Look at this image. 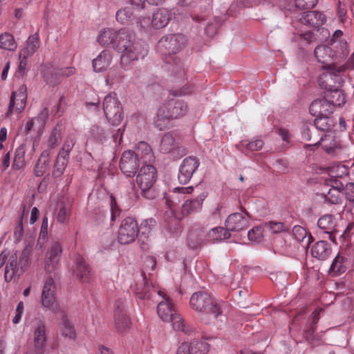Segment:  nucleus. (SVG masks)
<instances>
[{"instance_id":"1","label":"nucleus","mask_w":354,"mask_h":354,"mask_svg":"<svg viewBox=\"0 0 354 354\" xmlns=\"http://www.w3.org/2000/svg\"><path fill=\"white\" fill-rule=\"evenodd\" d=\"M189 305L200 314L201 319L205 324L216 319L223 313L222 301L205 291L194 292L190 298Z\"/></svg>"},{"instance_id":"2","label":"nucleus","mask_w":354,"mask_h":354,"mask_svg":"<svg viewBox=\"0 0 354 354\" xmlns=\"http://www.w3.org/2000/svg\"><path fill=\"white\" fill-rule=\"evenodd\" d=\"M186 43L185 36L182 34H171L162 37L157 44V49L167 64L174 62L181 68V62L172 55L178 53Z\"/></svg>"},{"instance_id":"3","label":"nucleus","mask_w":354,"mask_h":354,"mask_svg":"<svg viewBox=\"0 0 354 354\" xmlns=\"http://www.w3.org/2000/svg\"><path fill=\"white\" fill-rule=\"evenodd\" d=\"M130 288L138 299L151 300L155 302L158 301L157 297L160 296L159 292L164 290L149 283L144 272L135 276L134 282L131 284Z\"/></svg>"},{"instance_id":"4","label":"nucleus","mask_w":354,"mask_h":354,"mask_svg":"<svg viewBox=\"0 0 354 354\" xmlns=\"http://www.w3.org/2000/svg\"><path fill=\"white\" fill-rule=\"evenodd\" d=\"M30 252L24 250L18 257L17 252L10 254L5 268V279L10 281L15 274L23 273L30 263Z\"/></svg>"},{"instance_id":"5","label":"nucleus","mask_w":354,"mask_h":354,"mask_svg":"<svg viewBox=\"0 0 354 354\" xmlns=\"http://www.w3.org/2000/svg\"><path fill=\"white\" fill-rule=\"evenodd\" d=\"M102 109L107 121L112 126H118L123 120V109L116 93L106 95L102 102Z\"/></svg>"},{"instance_id":"6","label":"nucleus","mask_w":354,"mask_h":354,"mask_svg":"<svg viewBox=\"0 0 354 354\" xmlns=\"http://www.w3.org/2000/svg\"><path fill=\"white\" fill-rule=\"evenodd\" d=\"M136 184L141 190L142 195L147 198H152L151 188L156 181V169L151 164L143 165L138 171Z\"/></svg>"},{"instance_id":"7","label":"nucleus","mask_w":354,"mask_h":354,"mask_svg":"<svg viewBox=\"0 0 354 354\" xmlns=\"http://www.w3.org/2000/svg\"><path fill=\"white\" fill-rule=\"evenodd\" d=\"M139 228L136 220L127 217L122 221L117 233L118 242L121 244H129L137 238Z\"/></svg>"},{"instance_id":"8","label":"nucleus","mask_w":354,"mask_h":354,"mask_svg":"<svg viewBox=\"0 0 354 354\" xmlns=\"http://www.w3.org/2000/svg\"><path fill=\"white\" fill-rule=\"evenodd\" d=\"M41 305L50 309L55 313L58 312V306L56 304V286L52 277H48L44 284L41 297Z\"/></svg>"},{"instance_id":"9","label":"nucleus","mask_w":354,"mask_h":354,"mask_svg":"<svg viewBox=\"0 0 354 354\" xmlns=\"http://www.w3.org/2000/svg\"><path fill=\"white\" fill-rule=\"evenodd\" d=\"M26 86L23 84L19 86L17 91L12 92L6 117L10 118L15 113L23 111L26 105Z\"/></svg>"},{"instance_id":"10","label":"nucleus","mask_w":354,"mask_h":354,"mask_svg":"<svg viewBox=\"0 0 354 354\" xmlns=\"http://www.w3.org/2000/svg\"><path fill=\"white\" fill-rule=\"evenodd\" d=\"M148 53L147 45L137 39L131 44L124 54L121 55V64L123 66L129 64L131 62L144 58Z\"/></svg>"},{"instance_id":"11","label":"nucleus","mask_w":354,"mask_h":354,"mask_svg":"<svg viewBox=\"0 0 354 354\" xmlns=\"http://www.w3.org/2000/svg\"><path fill=\"white\" fill-rule=\"evenodd\" d=\"M140 165L142 166V163L134 156L133 151L128 150L123 152L120 159V168L126 176H134Z\"/></svg>"},{"instance_id":"12","label":"nucleus","mask_w":354,"mask_h":354,"mask_svg":"<svg viewBox=\"0 0 354 354\" xmlns=\"http://www.w3.org/2000/svg\"><path fill=\"white\" fill-rule=\"evenodd\" d=\"M199 165L200 162L196 157L189 156L185 158L179 168L178 175L179 183L181 184L189 183Z\"/></svg>"},{"instance_id":"13","label":"nucleus","mask_w":354,"mask_h":354,"mask_svg":"<svg viewBox=\"0 0 354 354\" xmlns=\"http://www.w3.org/2000/svg\"><path fill=\"white\" fill-rule=\"evenodd\" d=\"M114 322L118 331L122 333L130 328L131 320L126 312V302L120 299L115 303Z\"/></svg>"},{"instance_id":"14","label":"nucleus","mask_w":354,"mask_h":354,"mask_svg":"<svg viewBox=\"0 0 354 354\" xmlns=\"http://www.w3.org/2000/svg\"><path fill=\"white\" fill-rule=\"evenodd\" d=\"M159 298L162 300L159 301L157 306V313L159 317L165 322H168L172 318V316L177 313L170 297L165 290L159 292Z\"/></svg>"},{"instance_id":"15","label":"nucleus","mask_w":354,"mask_h":354,"mask_svg":"<svg viewBox=\"0 0 354 354\" xmlns=\"http://www.w3.org/2000/svg\"><path fill=\"white\" fill-rule=\"evenodd\" d=\"M250 216L244 210L243 213L231 214L225 221L227 231L239 232L246 229L250 225Z\"/></svg>"},{"instance_id":"16","label":"nucleus","mask_w":354,"mask_h":354,"mask_svg":"<svg viewBox=\"0 0 354 354\" xmlns=\"http://www.w3.org/2000/svg\"><path fill=\"white\" fill-rule=\"evenodd\" d=\"M62 252L61 244L58 242H55L46 252L44 268L47 273H53L57 269Z\"/></svg>"},{"instance_id":"17","label":"nucleus","mask_w":354,"mask_h":354,"mask_svg":"<svg viewBox=\"0 0 354 354\" xmlns=\"http://www.w3.org/2000/svg\"><path fill=\"white\" fill-rule=\"evenodd\" d=\"M165 107L171 120L185 116L188 111V105L183 100H170L161 105Z\"/></svg>"},{"instance_id":"18","label":"nucleus","mask_w":354,"mask_h":354,"mask_svg":"<svg viewBox=\"0 0 354 354\" xmlns=\"http://www.w3.org/2000/svg\"><path fill=\"white\" fill-rule=\"evenodd\" d=\"M46 324L44 321L38 319L33 329V343L37 351L43 353L46 345Z\"/></svg>"},{"instance_id":"19","label":"nucleus","mask_w":354,"mask_h":354,"mask_svg":"<svg viewBox=\"0 0 354 354\" xmlns=\"http://www.w3.org/2000/svg\"><path fill=\"white\" fill-rule=\"evenodd\" d=\"M137 40L135 35L129 30L123 28L118 30V35L114 45V49L124 54L129 46Z\"/></svg>"},{"instance_id":"20","label":"nucleus","mask_w":354,"mask_h":354,"mask_svg":"<svg viewBox=\"0 0 354 354\" xmlns=\"http://www.w3.org/2000/svg\"><path fill=\"white\" fill-rule=\"evenodd\" d=\"M333 47L331 43L329 46L320 45L316 47L314 53L317 61L322 63L323 68L333 71Z\"/></svg>"},{"instance_id":"21","label":"nucleus","mask_w":354,"mask_h":354,"mask_svg":"<svg viewBox=\"0 0 354 354\" xmlns=\"http://www.w3.org/2000/svg\"><path fill=\"white\" fill-rule=\"evenodd\" d=\"M74 67H64L51 68L50 73L44 72V77L45 80L50 84L55 85L59 84L61 77H68L75 73Z\"/></svg>"},{"instance_id":"22","label":"nucleus","mask_w":354,"mask_h":354,"mask_svg":"<svg viewBox=\"0 0 354 354\" xmlns=\"http://www.w3.org/2000/svg\"><path fill=\"white\" fill-rule=\"evenodd\" d=\"M309 111L314 116L330 115L334 111V107L325 98L315 100L310 105Z\"/></svg>"},{"instance_id":"23","label":"nucleus","mask_w":354,"mask_h":354,"mask_svg":"<svg viewBox=\"0 0 354 354\" xmlns=\"http://www.w3.org/2000/svg\"><path fill=\"white\" fill-rule=\"evenodd\" d=\"M133 152L142 163V165L151 164L154 160V156L150 145L144 141L138 142Z\"/></svg>"},{"instance_id":"24","label":"nucleus","mask_w":354,"mask_h":354,"mask_svg":"<svg viewBox=\"0 0 354 354\" xmlns=\"http://www.w3.org/2000/svg\"><path fill=\"white\" fill-rule=\"evenodd\" d=\"M333 47V71L336 70L337 64L342 62L348 55L347 43L345 41L333 40L331 42Z\"/></svg>"},{"instance_id":"25","label":"nucleus","mask_w":354,"mask_h":354,"mask_svg":"<svg viewBox=\"0 0 354 354\" xmlns=\"http://www.w3.org/2000/svg\"><path fill=\"white\" fill-rule=\"evenodd\" d=\"M112 53L109 50H103L95 59L92 65L95 72L100 73L106 71L112 62Z\"/></svg>"},{"instance_id":"26","label":"nucleus","mask_w":354,"mask_h":354,"mask_svg":"<svg viewBox=\"0 0 354 354\" xmlns=\"http://www.w3.org/2000/svg\"><path fill=\"white\" fill-rule=\"evenodd\" d=\"M318 227L324 231V233L328 235V239L335 241L334 234L335 227L336 225L334 216L331 214H325L320 217L317 221Z\"/></svg>"},{"instance_id":"27","label":"nucleus","mask_w":354,"mask_h":354,"mask_svg":"<svg viewBox=\"0 0 354 354\" xmlns=\"http://www.w3.org/2000/svg\"><path fill=\"white\" fill-rule=\"evenodd\" d=\"M206 197L207 194L203 192L196 198L185 201L182 206L183 214L189 215L199 212L202 209L203 203Z\"/></svg>"},{"instance_id":"28","label":"nucleus","mask_w":354,"mask_h":354,"mask_svg":"<svg viewBox=\"0 0 354 354\" xmlns=\"http://www.w3.org/2000/svg\"><path fill=\"white\" fill-rule=\"evenodd\" d=\"M299 20L303 24L313 27H319L325 23L326 17L322 12L308 11L304 12Z\"/></svg>"},{"instance_id":"29","label":"nucleus","mask_w":354,"mask_h":354,"mask_svg":"<svg viewBox=\"0 0 354 354\" xmlns=\"http://www.w3.org/2000/svg\"><path fill=\"white\" fill-rule=\"evenodd\" d=\"M118 22L121 24L128 25L134 21L138 22V15L133 10V6H127L118 10L115 15Z\"/></svg>"},{"instance_id":"30","label":"nucleus","mask_w":354,"mask_h":354,"mask_svg":"<svg viewBox=\"0 0 354 354\" xmlns=\"http://www.w3.org/2000/svg\"><path fill=\"white\" fill-rule=\"evenodd\" d=\"M74 272L77 278L82 283L88 282L92 277L90 268L86 263L85 260L80 257L76 259V269Z\"/></svg>"},{"instance_id":"31","label":"nucleus","mask_w":354,"mask_h":354,"mask_svg":"<svg viewBox=\"0 0 354 354\" xmlns=\"http://www.w3.org/2000/svg\"><path fill=\"white\" fill-rule=\"evenodd\" d=\"M331 253V248L326 241L315 243L311 248V254L319 260H325Z\"/></svg>"},{"instance_id":"32","label":"nucleus","mask_w":354,"mask_h":354,"mask_svg":"<svg viewBox=\"0 0 354 354\" xmlns=\"http://www.w3.org/2000/svg\"><path fill=\"white\" fill-rule=\"evenodd\" d=\"M118 35V30L116 31L111 28H104L100 32L97 41L98 44L102 46L111 45L112 48H114Z\"/></svg>"},{"instance_id":"33","label":"nucleus","mask_w":354,"mask_h":354,"mask_svg":"<svg viewBox=\"0 0 354 354\" xmlns=\"http://www.w3.org/2000/svg\"><path fill=\"white\" fill-rule=\"evenodd\" d=\"M50 151L45 149L41 153L34 169V174L36 176H44L49 169Z\"/></svg>"},{"instance_id":"34","label":"nucleus","mask_w":354,"mask_h":354,"mask_svg":"<svg viewBox=\"0 0 354 354\" xmlns=\"http://www.w3.org/2000/svg\"><path fill=\"white\" fill-rule=\"evenodd\" d=\"M171 18L170 12L165 8H160L153 14L151 25L159 29L165 27Z\"/></svg>"},{"instance_id":"35","label":"nucleus","mask_w":354,"mask_h":354,"mask_svg":"<svg viewBox=\"0 0 354 354\" xmlns=\"http://www.w3.org/2000/svg\"><path fill=\"white\" fill-rule=\"evenodd\" d=\"M348 267V259L341 254H338L330 266V272L332 275L338 276L345 272Z\"/></svg>"},{"instance_id":"36","label":"nucleus","mask_w":354,"mask_h":354,"mask_svg":"<svg viewBox=\"0 0 354 354\" xmlns=\"http://www.w3.org/2000/svg\"><path fill=\"white\" fill-rule=\"evenodd\" d=\"M40 46L39 35L35 33L30 35L26 41V46L19 53L24 57H30L37 50Z\"/></svg>"},{"instance_id":"37","label":"nucleus","mask_w":354,"mask_h":354,"mask_svg":"<svg viewBox=\"0 0 354 354\" xmlns=\"http://www.w3.org/2000/svg\"><path fill=\"white\" fill-rule=\"evenodd\" d=\"M325 98L335 106H339L346 102L345 95L340 89H328L324 94Z\"/></svg>"},{"instance_id":"38","label":"nucleus","mask_w":354,"mask_h":354,"mask_svg":"<svg viewBox=\"0 0 354 354\" xmlns=\"http://www.w3.org/2000/svg\"><path fill=\"white\" fill-rule=\"evenodd\" d=\"M171 118L169 117L168 113L166 112L165 107L161 105L158 107L156 115L153 119L154 125L159 129L163 130L167 128L169 125V120Z\"/></svg>"},{"instance_id":"39","label":"nucleus","mask_w":354,"mask_h":354,"mask_svg":"<svg viewBox=\"0 0 354 354\" xmlns=\"http://www.w3.org/2000/svg\"><path fill=\"white\" fill-rule=\"evenodd\" d=\"M168 322H171L173 328L175 330L182 331L185 334H190L194 330V328L188 324L178 313L174 314Z\"/></svg>"},{"instance_id":"40","label":"nucleus","mask_w":354,"mask_h":354,"mask_svg":"<svg viewBox=\"0 0 354 354\" xmlns=\"http://www.w3.org/2000/svg\"><path fill=\"white\" fill-rule=\"evenodd\" d=\"M62 138V126L57 124L50 131L49 136L46 140L48 149L50 151V149H55L60 143Z\"/></svg>"},{"instance_id":"41","label":"nucleus","mask_w":354,"mask_h":354,"mask_svg":"<svg viewBox=\"0 0 354 354\" xmlns=\"http://www.w3.org/2000/svg\"><path fill=\"white\" fill-rule=\"evenodd\" d=\"M26 145H21L19 146L15 152V157L12 169L15 171L19 170L24 168L26 165L25 154H26Z\"/></svg>"},{"instance_id":"42","label":"nucleus","mask_w":354,"mask_h":354,"mask_svg":"<svg viewBox=\"0 0 354 354\" xmlns=\"http://www.w3.org/2000/svg\"><path fill=\"white\" fill-rule=\"evenodd\" d=\"M328 175L330 178L348 181V168L342 164L333 165L329 168Z\"/></svg>"},{"instance_id":"43","label":"nucleus","mask_w":354,"mask_h":354,"mask_svg":"<svg viewBox=\"0 0 354 354\" xmlns=\"http://www.w3.org/2000/svg\"><path fill=\"white\" fill-rule=\"evenodd\" d=\"M71 204L70 202H59L57 203L56 218L60 223H65L71 216Z\"/></svg>"},{"instance_id":"44","label":"nucleus","mask_w":354,"mask_h":354,"mask_svg":"<svg viewBox=\"0 0 354 354\" xmlns=\"http://www.w3.org/2000/svg\"><path fill=\"white\" fill-rule=\"evenodd\" d=\"M230 234L227 228L216 227L212 229L207 234V239L209 241H218L229 239Z\"/></svg>"},{"instance_id":"45","label":"nucleus","mask_w":354,"mask_h":354,"mask_svg":"<svg viewBox=\"0 0 354 354\" xmlns=\"http://www.w3.org/2000/svg\"><path fill=\"white\" fill-rule=\"evenodd\" d=\"M263 145L264 142L263 140L258 138H254L248 142H245V141L242 140L239 145H236V147L239 150L245 149L249 151L254 152L260 151L263 148Z\"/></svg>"},{"instance_id":"46","label":"nucleus","mask_w":354,"mask_h":354,"mask_svg":"<svg viewBox=\"0 0 354 354\" xmlns=\"http://www.w3.org/2000/svg\"><path fill=\"white\" fill-rule=\"evenodd\" d=\"M17 44L12 35L4 32L0 35V49L14 51L17 49Z\"/></svg>"},{"instance_id":"47","label":"nucleus","mask_w":354,"mask_h":354,"mask_svg":"<svg viewBox=\"0 0 354 354\" xmlns=\"http://www.w3.org/2000/svg\"><path fill=\"white\" fill-rule=\"evenodd\" d=\"M176 147L175 139L171 133H165L160 143L159 149L162 153L172 152Z\"/></svg>"},{"instance_id":"48","label":"nucleus","mask_w":354,"mask_h":354,"mask_svg":"<svg viewBox=\"0 0 354 354\" xmlns=\"http://www.w3.org/2000/svg\"><path fill=\"white\" fill-rule=\"evenodd\" d=\"M68 162V157L58 153L54 164L53 170V176L55 178L60 177L64 172Z\"/></svg>"},{"instance_id":"49","label":"nucleus","mask_w":354,"mask_h":354,"mask_svg":"<svg viewBox=\"0 0 354 354\" xmlns=\"http://www.w3.org/2000/svg\"><path fill=\"white\" fill-rule=\"evenodd\" d=\"M316 117L314 124L317 129L322 131H328L333 128L334 122L330 115H320Z\"/></svg>"},{"instance_id":"50","label":"nucleus","mask_w":354,"mask_h":354,"mask_svg":"<svg viewBox=\"0 0 354 354\" xmlns=\"http://www.w3.org/2000/svg\"><path fill=\"white\" fill-rule=\"evenodd\" d=\"M189 354H207L209 345L205 341L195 340L188 344Z\"/></svg>"},{"instance_id":"51","label":"nucleus","mask_w":354,"mask_h":354,"mask_svg":"<svg viewBox=\"0 0 354 354\" xmlns=\"http://www.w3.org/2000/svg\"><path fill=\"white\" fill-rule=\"evenodd\" d=\"M325 201L331 204H340L344 201V192L337 189L329 188L324 193Z\"/></svg>"},{"instance_id":"52","label":"nucleus","mask_w":354,"mask_h":354,"mask_svg":"<svg viewBox=\"0 0 354 354\" xmlns=\"http://www.w3.org/2000/svg\"><path fill=\"white\" fill-rule=\"evenodd\" d=\"M60 330L62 335L65 337L69 338L71 339H75L76 338V332L74 328V326L72 324L68 321L66 317L63 316L61 322Z\"/></svg>"},{"instance_id":"53","label":"nucleus","mask_w":354,"mask_h":354,"mask_svg":"<svg viewBox=\"0 0 354 354\" xmlns=\"http://www.w3.org/2000/svg\"><path fill=\"white\" fill-rule=\"evenodd\" d=\"M292 235L295 239L299 242H303L306 239L307 245L309 244L310 240L312 238L310 234L307 238L308 232L306 230L299 225H296L292 228Z\"/></svg>"},{"instance_id":"54","label":"nucleus","mask_w":354,"mask_h":354,"mask_svg":"<svg viewBox=\"0 0 354 354\" xmlns=\"http://www.w3.org/2000/svg\"><path fill=\"white\" fill-rule=\"evenodd\" d=\"M266 227L270 231L271 233L277 234L286 232L289 230V226L282 222L270 221L266 223Z\"/></svg>"},{"instance_id":"55","label":"nucleus","mask_w":354,"mask_h":354,"mask_svg":"<svg viewBox=\"0 0 354 354\" xmlns=\"http://www.w3.org/2000/svg\"><path fill=\"white\" fill-rule=\"evenodd\" d=\"M203 243L201 235L196 232H189L187 236V245L192 249H197Z\"/></svg>"},{"instance_id":"56","label":"nucleus","mask_w":354,"mask_h":354,"mask_svg":"<svg viewBox=\"0 0 354 354\" xmlns=\"http://www.w3.org/2000/svg\"><path fill=\"white\" fill-rule=\"evenodd\" d=\"M348 183V180L344 179H337L329 177L326 180V185L330 187V188L337 189L339 191L343 192L344 187Z\"/></svg>"},{"instance_id":"57","label":"nucleus","mask_w":354,"mask_h":354,"mask_svg":"<svg viewBox=\"0 0 354 354\" xmlns=\"http://www.w3.org/2000/svg\"><path fill=\"white\" fill-rule=\"evenodd\" d=\"M75 143V138L73 136H68L66 138L64 143L59 153L64 156L65 157L67 156L69 158L70 152L73 149Z\"/></svg>"},{"instance_id":"58","label":"nucleus","mask_w":354,"mask_h":354,"mask_svg":"<svg viewBox=\"0 0 354 354\" xmlns=\"http://www.w3.org/2000/svg\"><path fill=\"white\" fill-rule=\"evenodd\" d=\"M263 229L260 226H257L251 229L248 233V239L254 242H260L263 237Z\"/></svg>"},{"instance_id":"59","label":"nucleus","mask_w":354,"mask_h":354,"mask_svg":"<svg viewBox=\"0 0 354 354\" xmlns=\"http://www.w3.org/2000/svg\"><path fill=\"white\" fill-rule=\"evenodd\" d=\"M49 116V111L47 108H44L34 119L39 129H43Z\"/></svg>"},{"instance_id":"60","label":"nucleus","mask_w":354,"mask_h":354,"mask_svg":"<svg viewBox=\"0 0 354 354\" xmlns=\"http://www.w3.org/2000/svg\"><path fill=\"white\" fill-rule=\"evenodd\" d=\"M318 0H295V6L299 9H311L317 3Z\"/></svg>"},{"instance_id":"61","label":"nucleus","mask_w":354,"mask_h":354,"mask_svg":"<svg viewBox=\"0 0 354 354\" xmlns=\"http://www.w3.org/2000/svg\"><path fill=\"white\" fill-rule=\"evenodd\" d=\"M344 192V198L346 197L349 201H354V183H346Z\"/></svg>"},{"instance_id":"62","label":"nucleus","mask_w":354,"mask_h":354,"mask_svg":"<svg viewBox=\"0 0 354 354\" xmlns=\"http://www.w3.org/2000/svg\"><path fill=\"white\" fill-rule=\"evenodd\" d=\"M24 310V305L22 301H19L15 310V315L12 318V323L17 324L20 322Z\"/></svg>"},{"instance_id":"63","label":"nucleus","mask_w":354,"mask_h":354,"mask_svg":"<svg viewBox=\"0 0 354 354\" xmlns=\"http://www.w3.org/2000/svg\"><path fill=\"white\" fill-rule=\"evenodd\" d=\"M110 206L111 220L114 221L120 215V209L117 205L115 198L112 195L111 196Z\"/></svg>"},{"instance_id":"64","label":"nucleus","mask_w":354,"mask_h":354,"mask_svg":"<svg viewBox=\"0 0 354 354\" xmlns=\"http://www.w3.org/2000/svg\"><path fill=\"white\" fill-rule=\"evenodd\" d=\"M91 133L97 139H101L105 134V129L99 124L92 125Z\"/></svg>"}]
</instances>
